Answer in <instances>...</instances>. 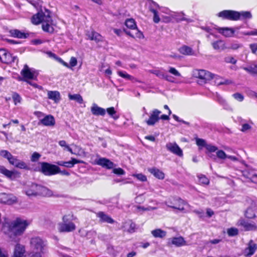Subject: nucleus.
<instances>
[{
  "mask_svg": "<svg viewBox=\"0 0 257 257\" xmlns=\"http://www.w3.org/2000/svg\"><path fill=\"white\" fill-rule=\"evenodd\" d=\"M164 203L168 207L177 209L181 212H186L190 210V205L181 199H173L172 202L169 200L166 201Z\"/></svg>",
  "mask_w": 257,
  "mask_h": 257,
  "instance_id": "nucleus-1",
  "label": "nucleus"
},
{
  "mask_svg": "<svg viewBox=\"0 0 257 257\" xmlns=\"http://www.w3.org/2000/svg\"><path fill=\"white\" fill-rule=\"evenodd\" d=\"M42 23V29L44 31L52 33L54 31L56 24L52 19L50 11L45 10V14Z\"/></svg>",
  "mask_w": 257,
  "mask_h": 257,
  "instance_id": "nucleus-2",
  "label": "nucleus"
},
{
  "mask_svg": "<svg viewBox=\"0 0 257 257\" xmlns=\"http://www.w3.org/2000/svg\"><path fill=\"white\" fill-rule=\"evenodd\" d=\"M26 229V226H3L2 230L12 238L22 235Z\"/></svg>",
  "mask_w": 257,
  "mask_h": 257,
  "instance_id": "nucleus-3",
  "label": "nucleus"
},
{
  "mask_svg": "<svg viewBox=\"0 0 257 257\" xmlns=\"http://www.w3.org/2000/svg\"><path fill=\"white\" fill-rule=\"evenodd\" d=\"M0 156L4 158L7 159L11 165L16 167L23 169L26 168V165L24 162H22L14 157L12 154L7 150H1Z\"/></svg>",
  "mask_w": 257,
  "mask_h": 257,
  "instance_id": "nucleus-4",
  "label": "nucleus"
},
{
  "mask_svg": "<svg viewBox=\"0 0 257 257\" xmlns=\"http://www.w3.org/2000/svg\"><path fill=\"white\" fill-rule=\"evenodd\" d=\"M41 171L45 175H53L60 173V168L55 165L48 163H40Z\"/></svg>",
  "mask_w": 257,
  "mask_h": 257,
  "instance_id": "nucleus-5",
  "label": "nucleus"
},
{
  "mask_svg": "<svg viewBox=\"0 0 257 257\" xmlns=\"http://www.w3.org/2000/svg\"><path fill=\"white\" fill-rule=\"evenodd\" d=\"M35 114L39 119V123L46 126H53L55 124V119L53 115H44L41 112H36Z\"/></svg>",
  "mask_w": 257,
  "mask_h": 257,
  "instance_id": "nucleus-6",
  "label": "nucleus"
},
{
  "mask_svg": "<svg viewBox=\"0 0 257 257\" xmlns=\"http://www.w3.org/2000/svg\"><path fill=\"white\" fill-rule=\"evenodd\" d=\"M30 247L34 251L44 252L46 245L45 241L40 237L36 236L30 239Z\"/></svg>",
  "mask_w": 257,
  "mask_h": 257,
  "instance_id": "nucleus-7",
  "label": "nucleus"
},
{
  "mask_svg": "<svg viewBox=\"0 0 257 257\" xmlns=\"http://www.w3.org/2000/svg\"><path fill=\"white\" fill-rule=\"evenodd\" d=\"M21 73L23 76V79L26 81L31 79L36 80L38 75L36 70L29 68L27 65L24 66Z\"/></svg>",
  "mask_w": 257,
  "mask_h": 257,
  "instance_id": "nucleus-8",
  "label": "nucleus"
},
{
  "mask_svg": "<svg viewBox=\"0 0 257 257\" xmlns=\"http://www.w3.org/2000/svg\"><path fill=\"white\" fill-rule=\"evenodd\" d=\"M218 16L231 21H237L239 19V13L231 10L223 11L218 14Z\"/></svg>",
  "mask_w": 257,
  "mask_h": 257,
  "instance_id": "nucleus-9",
  "label": "nucleus"
},
{
  "mask_svg": "<svg viewBox=\"0 0 257 257\" xmlns=\"http://www.w3.org/2000/svg\"><path fill=\"white\" fill-rule=\"evenodd\" d=\"M18 198L13 194L3 193L0 194V202L5 204L12 205L17 203Z\"/></svg>",
  "mask_w": 257,
  "mask_h": 257,
  "instance_id": "nucleus-10",
  "label": "nucleus"
},
{
  "mask_svg": "<svg viewBox=\"0 0 257 257\" xmlns=\"http://www.w3.org/2000/svg\"><path fill=\"white\" fill-rule=\"evenodd\" d=\"M161 111L157 109H153L150 113L149 118L146 120V123L148 125H155L160 119V114Z\"/></svg>",
  "mask_w": 257,
  "mask_h": 257,
  "instance_id": "nucleus-11",
  "label": "nucleus"
},
{
  "mask_svg": "<svg viewBox=\"0 0 257 257\" xmlns=\"http://www.w3.org/2000/svg\"><path fill=\"white\" fill-rule=\"evenodd\" d=\"M39 185L35 184L27 185L24 188V192L28 196L39 195Z\"/></svg>",
  "mask_w": 257,
  "mask_h": 257,
  "instance_id": "nucleus-12",
  "label": "nucleus"
},
{
  "mask_svg": "<svg viewBox=\"0 0 257 257\" xmlns=\"http://www.w3.org/2000/svg\"><path fill=\"white\" fill-rule=\"evenodd\" d=\"M166 147L171 153L180 157H183V151L176 143H168L166 144Z\"/></svg>",
  "mask_w": 257,
  "mask_h": 257,
  "instance_id": "nucleus-13",
  "label": "nucleus"
},
{
  "mask_svg": "<svg viewBox=\"0 0 257 257\" xmlns=\"http://www.w3.org/2000/svg\"><path fill=\"white\" fill-rule=\"evenodd\" d=\"M26 253L25 245L18 243L14 246L12 257H26Z\"/></svg>",
  "mask_w": 257,
  "mask_h": 257,
  "instance_id": "nucleus-14",
  "label": "nucleus"
},
{
  "mask_svg": "<svg viewBox=\"0 0 257 257\" xmlns=\"http://www.w3.org/2000/svg\"><path fill=\"white\" fill-rule=\"evenodd\" d=\"M0 60L5 63L9 64L15 61V57L5 49L0 50Z\"/></svg>",
  "mask_w": 257,
  "mask_h": 257,
  "instance_id": "nucleus-15",
  "label": "nucleus"
},
{
  "mask_svg": "<svg viewBox=\"0 0 257 257\" xmlns=\"http://www.w3.org/2000/svg\"><path fill=\"white\" fill-rule=\"evenodd\" d=\"M95 164L107 169H112L115 166L113 162L104 158L95 160Z\"/></svg>",
  "mask_w": 257,
  "mask_h": 257,
  "instance_id": "nucleus-16",
  "label": "nucleus"
},
{
  "mask_svg": "<svg viewBox=\"0 0 257 257\" xmlns=\"http://www.w3.org/2000/svg\"><path fill=\"white\" fill-rule=\"evenodd\" d=\"M257 249V245L252 240H250L243 251L245 256H250Z\"/></svg>",
  "mask_w": 257,
  "mask_h": 257,
  "instance_id": "nucleus-17",
  "label": "nucleus"
},
{
  "mask_svg": "<svg viewBox=\"0 0 257 257\" xmlns=\"http://www.w3.org/2000/svg\"><path fill=\"white\" fill-rule=\"evenodd\" d=\"M0 173L11 180H14L18 176L16 171L9 170L3 166H0Z\"/></svg>",
  "mask_w": 257,
  "mask_h": 257,
  "instance_id": "nucleus-18",
  "label": "nucleus"
},
{
  "mask_svg": "<svg viewBox=\"0 0 257 257\" xmlns=\"http://www.w3.org/2000/svg\"><path fill=\"white\" fill-rule=\"evenodd\" d=\"M257 209V205L255 203L252 202L250 205L247 207L245 211V216L249 219H252L255 216V212Z\"/></svg>",
  "mask_w": 257,
  "mask_h": 257,
  "instance_id": "nucleus-19",
  "label": "nucleus"
},
{
  "mask_svg": "<svg viewBox=\"0 0 257 257\" xmlns=\"http://www.w3.org/2000/svg\"><path fill=\"white\" fill-rule=\"evenodd\" d=\"M217 31L220 34L225 37H233L235 33L234 29L228 27L218 28H217Z\"/></svg>",
  "mask_w": 257,
  "mask_h": 257,
  "instance_id": "nucleus-20",
  "label": "nucleus"
},
{
  "mask_svg": "<svg viewBox=\"0 0 257 257\" xmlns=\"http://www.w3.org/2000/svg\"><path fill=\"white\" fill-rule=\"evenodd\" d=\"M152 73L156 75L157 76L164 79L166 80L171 82H174V78L168 74H164L161 70L159 69L154 70L151 71Z\"/></svg>",
  "mask_w": 257,
  "mask_h": 257,
  "instance_id": "nucleus-21",
  "label": "nucleus"
},
{
  "mask_svg": "<svg viewBox=\"0 0 257 257\" xmlns=\"http://www.w3.org/2000/svg\"><path fill=\"white\" fill-rule=\"evenodd\" d=\"M79 163H84V162L82 160H77L73 158H72L71 160L69 161L59 162L57 163L58 165L67 168H72L75 164Z\"/></svg>",
  "mask_w": 257,
  "mask_h": 257,
  "instance_id": "nucleus-22",
  "label": "nucleus"
},
{
  "mask_svg": "<svg viewBox=\"0 0 257 257\" xmlns=\"http://www.w3.org/2000/svg\"><path fill=\"white\" fill-rule=\"evenodd\" d=\"M169 242L178 247L187 245L186 241L182 236L171 238Z\"/></svg>",
  "mask_w": 257,
  "mask_h": 257,
  "instance_id": "nucleus-23",
  "label": "nucleus"
},
{
  "mask_svg": "<svg viewBox=\"0 0 257 257\" xmlns=\"http://www.w3.org/2000/svg\"><path fill=\"white\" fill-rule=\"evenodd\" d=\"M45 14V11L44 12H39L37 14L34 15L31 19L32 23L34 25H38L40 23L42 24Z\"/></svg>",
  "mask_w": 257,
  "mask_h": 257,
  "instance_id": "nucleus-24",
  "label": "nucleus"
},
{
  "mask_svg": "<svg viewBox=\"0 0 257 257\" xmlns=\"http://www.w3.org/2000/svg\"><path fill=\"white\" fill-rule=\"evenodd\" d=\"M91 111L94 115H105L106 110L105 109L98 106L96 104L93 103L91 107Z\"/></svg>",
  "mask_w": 257,
  "mask_h": 257,
  "instance_id": "nucleus-25",
  "label": "nucleus"
},
{
  "mask_svg": "<svg viewBox=\"0 0 257 257\" xmlns=\"http://www.w3.org/2000/svg\"><path fill=\"white\" fill-rule=\"evenodd\" d=\"M148 171L158 179L163 180L165 178L164 173L156 168L153 167L149 168Z\"/></svg>",
  "mask_w": 257,
  "mask_h": 257,
  "instance_id": "nucleus-26",
  "label": "nucleus"
},
{
  "mask_svg": "<svg viewBox=\"0 0 257 257\" xmlns=\"http://www.w3.org/2000/svg\"><path fill=\"white\" fill-rule=\"evenodd\" d=\"M59 63L62 64L63 66H65L66 67L72 69L73 67L76 66L77 65L78 61L76 57H71L70 58L69 64L65 62L63 60H59Z\"/></svg>",
  "mask_w": 257,
  "mask_h": 257,
  "instance_id": "nucleus-27",
  "label": "nucleus"
},
{
  "mask_svg": "<svg viewBox=\"0 0 257 257\" xmlns=\"http://www.w3.org/2000/svg\"><path fill=\"white\" fill-rule=\"evenodd\" d=\"M88 39L90 40L94 41L96 42H99L102 41V37L98 33L91 31L87 33Z\"/></svg>",
  "mask_w": 257,
  "mask_h": 257,
  "instance_id": "nucleus-28",
  "label": "nucleus"
},
{
  "mask_svg": "<svg viewBox=\"0 0 257 257\" xmlns=\"http://www.w3.org/2000/svg\"><path fill=\"white\" fill-rule=\"evenodd\" d=\"M133 30L132 32H126V34L135 39H142L144 38L143 33L139 30L137 28Z\"/></svg>",
  "mask_w": 257,
  "mask_h": 257,
  "instance_id": "nucleus-29",
  "label": "nucleus"
},
{
  "mask_svg": "<svg viewBox=\"0 0 257 257\" xmlns=\"http://www.w3.org/2000/svg\"><path fill=\"white\" fill-rule=\"evenodd\" d=\"M39 195H42L45 197H51L53 195V193L52 190L48 188L39 186Z\"/></svg>",
  "mask_w": 257,
  "mask_h": 257,
  "instance_id": "nucleus-30",
  "label": "nucleus"
},
{
  "mask_svg": "<svg viewBox=\"0 0 257 257\" xmlns=\"http://www.w3.org/2000/svg\"><path fill=\"white\" fill-rule=\"evenodd\" d=\"M253 123L251 121L248 122H243L241 124L240 131L243 133H248L252 129Z\"/></svg>",
  "mask_w": 257,
  "mask_h": 257,
  "instance_id": "nucleus-31",
  "label": "nucleus"
},
{
  "mask_svg": "<svg viewBox=\"0 0 257 257\" xmlns=\"http://www.w3.org/2000/svg\"><path fill=\"white\" fill-rule=\"evenodd\" d=\"M179 52L184 55H194L195 52L192 49L187 46H183L179 50Z\"/></svg>",
  "mask_w": 257,
  "mask_h": 257,
  "instance_id": "nucleus-32",
  "label": "nucleus"
},
{
  "mask_svg": "<svg viewBox=\"0 0 257 257\" xmlns=\"http://www.w3.org/2000/svg\"><path fill=\"white\" fill-rule=\"evenodd\" d=\"M48 97L53 100L55 102H58L60 100V93L57 91H48Z\"/></svg>",
  "mask_w": 257,
  "mask_h": 257,
  "instance_id": "nucleus-33",
  "label": "nucleus"
},
{
  "mask_svg": "<svg viewBox=\"0 0 257 257\" xmlns=\"http://www.w3.org/2000/svg\"><path fill=\"white\" fill-rule=\"evenodd\" d=\"M10 33L12 37L20 39L26 38L28 36V34L22 32L17 29L11 30Z\"/></svg>",
  "mask_w": 257,
  "mask_h": 257,
  "instance_id": "nucleus-34",
  "label": "nucleus"
},
{
  "mask_svg": "<svg viewBox=\"0 0 257 257\" xmlns=\"http://www.w3.org/2000/svg\"><path fill=\"white\" fill-rule=\"evenodd\" d=\"M198 77L205 80L213 78V74L204 70H200L198 71Z\"/></svg>",
  "mask_w": 257,
  "mask_h": 257,
  "instance_id": "nucleus-35",
  "label": "nucleus"
},
{
  "mask_svg": "<svg viewBox=\"0 0 257 257\" xmlns=\"http://www.w3.org/2000/svg\"><path fill=\"white\" fill-rule=\"evenodd\" d=\"M213 48L217 51H221L226 48L225 44L222 40H218L212 43Z\"/></svg>",
  "mask_w": 257,
  "mask_h": 257,
  "instance_id": "nucleus-36",
  "label": "nucleus"
},
{
  "mask_svg": "<svg viewBox=\"0 0 257 257\" xmlns=\"http://www.w3.org/2000/svg\"><path fill=\"white\" fill-rule=\"evenodd\" d=\"M72 145L74 146L75 149L74 150H72V153H71V154H74L82 157H84L86 156V153L82 149L81 147L74 144H72Z\"/></svg>",
  "mask_w": 257,
  "mask_h": 257,
  "instance_id": "nucleus-37",
  "label": "nucleus"
},
{
  "mask_svg": "<svg viewBox=\"0 0 257 257\" xmlns=\"http://www.w3.org/2000/svg\"><path fill=\"white\" fill-rule=\"evenodd\" d=\"M214 79V83L216 85H227L231 83V81L228 80H224L222 78L218 76H214L213 75V78Z\"/></svg>",
  "mask_w": 257,
  "mask_h": 257,
  "instance_id": "nucleus-38",
  "label": "nucleus"
},
{
  "mask_svg": "<svg viewBox=\"0 0 257 257\" xmlns=\"http://www.w3.org/2000/svg\"><path fill=\"white\" fill-rule=\"evenodd\" d=\"M97 216L100 218V219L103 222L107 223L113 224L115 223V221L109 216L105 214L102 212H99L97 214Z\"/></svg>",
  "mask_w": 257,
  "mask_h": 257,
  "instance_id": "nucleus-39",
  "label": "nucleus"
},
{
  "mask_svg": "<svg viewBox=\"0 0 257 257\" xmlns=\"http://www.w3.org/2000/svg\"><path fill=\"white\" fill-rule=\"evenodd\" d=\"M117 74L119 76L125 80L131 81L135 80V78L133 76L128 74L126 71L118 70L117 71Z\"/></svg>",
  "mask_w": 257,
  "mask_h": 257,
  "instance_id": "nucleus-40",
  "label": "nucleus"
},
{
  "mask_svg": "<svg viewBox=\"0 0 257 257\" xmlns=\"http://www.w3.org/2000/svg\"><path fill=\"white\" fill-rule=\"evenodd\" d=\"M75 217L71 214L65 215L63 218L64 225H73L74 223L73 221Z\"/></svg>",
  "mask_w": 257,
  "mask_h": 257,
  "instance_id": "nucleus-41",
  "label": "nucleus"
},
{
  "mask_svg": "<svg viewBox=\"0 0 257 257\" xmlns=\"http://www.w3.org/2000/svg\"><path fill=\"white\" fill-rule=\"evenodd\" d=\"M242 68L249 73L257 75V64H251Z\"/></svg>",
  "mask_w": 257,
  "mask_h": 257,
  "instance_id": "nucleus-42",
  "label": "nucleus"
},
{
  "mask_svg": "<svg viewBox=\"0 0 257 257\" xmlns=\"http://www.w3.org/2000/svg\"><path fill=\"white\" fill-rule=\"evenodd\" d=\"M30 220H28L22 217H17L13 222V225H28L31 224Z\"/></svg>",
  "mask_w": 257,
  "mask_h": 257,
  "instance_id": "nucleus-43",
  "label": "nucleus"
},
{
  "mask_svg": "<svg viewBox=\"0 0 257 257\" xmlns=\"http://www.w3.org/2000/svg\"><path fill=\"white\" fill-rule=\"evenodd\" d=\"M151 233L155 237L163 238L166 235V232L161 229L153 230Z\"/></svg>",
  "mask_w": 257,
  "mask_h": 257,
  "instance_id": "nucleus-44",
  "label": "nucleus"
},
{
  "mask_svg": "<svg viewBox=\"0 0 257 257\" xmlns=\"http://www.w3.org/2000/svg\"><path fill=\"white\" fill-rule=\"evenodd\" d=\"M157 207L155 206H148L146 207L142 206H138L137 207V211L138 212L143 213L145 211H153L157 209Z\"/></svg>",
  "mask_w": 257,
  "mask_h": 257,
  "instance_id": "nucleus-45",
  "label": "nucleus"
},
{
  "mask_svg": "<svg viewBox=\"0 0 257 257\" xmlns=\"http://www.w3.org/2000/svg\"><path fill=\"white\" fill-rule=\"evenodd\" d=\"M168 71L169 73L174 76L172 77L174 78V81L175 78H178L181 77V74L179 72V71L173 67H169Z\"/></svg>",
  "mask_w": 257,
  "mask_h": 257,
  "instance_id": "nucleus-46",
  "label": "nucleus"
},
{
  "mask_svg": "<svg viewBox=\"0 0 257 257\" xmlns=\"http://www.w3.org/2000/svg\"><path fill=\"white\" fill-rule=\"evenodd\" d=\"M59 145L61 147L64 151H67L70 153H72V149L70 146L64 140H61L58 142Z\"/></svg>",
  "mask_w": 257,
  "mask_h": 257,
  "instance_id": "nucleus-47",
  "label": "nucleus"
},
{
  "mask_svg": "<svg viewBox=\"0 0 257 257\" xmlns=\"http://www.w3.org/2000/svg\"><path fill=\"white\" fill-rule=\"evenodd\" d=\"M58 229L60 232H69L75 229V226H59Z\"/></svg>",
  "mask_w": 257,
  "mask_h": 257,
  "instance_id": "nucleus-48",
  "label": "nucleus"
},
{
  "mask_svg": "<svg viewBox=\"0 0 257 257\" xmlns=\"http://www.w3.org/2000/svg\"><path fill=\"white\" fill-rule=\"evenodd\" d=\"M125 25L129 29L133 30L137 28V25L133 19H128L125 22Z\"/></svg>",
  "mask_w": 257,
  "mask_h": 257,
  "instance_id": "nucleus-49",
  "label": "nucleus"
},
{
  "mask_svg": "<svg viewBox=\"0 0 257 257\" xmlns=\"http://www.w3.org/2000/svg\"><path fill=\"white\" fill-rule=\"evenodd\" d=\"M69 98L71 100H74L78 102L79 103L81 104L83 103V100L82 96L78 94H69Z\"/></svg>",
  "mask_w": 257,
  "mask_h": 257,
  "instance_id": "nucleus-50",
  "label": "nucleus"
},
{
  "mask_svg": "<svg viewBox=\"0 0 257 257\" xmlns=\"http://www.w3.org/2000/svg\"><path fill=\"white\" fill-rule=\"evenodd\" d=\"M12 99L16 105L21 103L22 100L21 96L17 93H14L12 94Z\"/></svg>",
  "mask_w": 257,
  "mask_h": 257,
  "instance_id": "nucleus-51",
  "label": "nucleus"
},
{
  "mask_svg": "<svg viewBox=\"0 0 257 257\" xmlns=\"http://www.w3.org/2000/svg\"><path fill=\"white\" fill-rule=\"evenodd\" d=\"M106 111L108 114L113 119H117L119 116L116 114V111L113 107H111L107 108Z\"/></svg>",
  "mask_w": 257,
  "mask_h": 257,
  "instance_id": "nucleus-52",
  "label": "nucleus"
},
{
  "mask_svg": "<svg viewBox=\"0 0 257 257\" xmlns=\"http://www.w3.org/2000/svg\"><path fill=\"white\" fill-rule=\"evenodd\" d=\"M132 176L137 178L138 180L141 182H144L147 181V176L142 173L133 174Z\"/></svg>",
  "mask_w": 257,
  "mask_h": 257,
  "instance_id": "nucleus-53",
  "label": "nucleus"
},
{
  "mask_svg": "<svg viewBox=\"0 0 257 257\" xmlns=\"http://www.w3.org/2000/svg\"><path fill=\"white\" fill-rule=\"evenodd\" d=\"M227 232L229 236H233L238 234V230L235 227H230L227 229Z\"/></svg>",
  "mask_w": 257,
  "mask_h": 257,
  "instance_id": "nucleus-54",
  "label": "nucleus"
},
{
  "mask_svg": "<svg viewBox=\"0 0 257 257\" xmlns=\"http://www.w3.org/2000/svg\"><path fill=\"white\" fill-rule=\"evenodd\" d=\"M198 178L199 183L202 185H208L209 183L208 179L204 175L198 176Z\"/></svg>",
  "mask_w": 257,
  "mask_h": 257,
  "instance_id": "nucleus-55",
  "label": "nucleus"
},
{
  "mask_svg": "<svg viewBox=\"0 0 257 257\" xmlns=\"http://www.w3.org/2000/svg\"><path fill=\"white\" fill-rule=\"evenodd\" d=\"M151 11L154 14V17H153V21L155 23H158L160 21V18L158 15V13L157 10L154 9H151Z\"/></svg>",
  "mask_w": 257,
  "mask_h": 257,
  "instance_id": "nucleus-56",
  "label": "nucleus"
},
{
  "mask_svg": "<svg viewBox=\"0 0 257 257\" xmlns=\"http://www.w3.org/2000/svg\"><path fill=\"white\" fill-rule=\"evenodd\" d=\"M217 157L220 159L224 160L227 158V155L222 150H217L216 152Z\"/></svg>",
  "mask_w": 257,
  "mask_h": 257,
  "instance_id": "nucleus-57",
  "label": "nucleus"
},
{
  "mask_svg": "<svg viewBox=\"0 0 257 257\" xmlns=\"http://www.w3.org/2000/svg\"><path fill=\"white\" fill-rule=\"evenodd\" d=\"M195 140H196V143L198 146H199L200 147H204L206 148V146L207 144H206V142L204 140L202 139H199V138H196L195 139Z\"/></svg>",
  "mask_w": 257,
  "mask_h": 257,
  "instance_id": "nucleus-58",
  "label": "nucleus"
},
{
  "mask_svg": "<svg viewBox=\"0 0 257 257\" xmlns=\"http://www.w3.org/2000/svg\"><path fill=\"white\" fill-rule=\"evenodd\" d=\"M233 97L239 102H241L244 99V96L242 94L239 93H235L232 95Z\"/></svg>",
  "mask_w": 257,
  "mask_h": 257,
  "instance_id": "nucleus-59",
  "label": "nucleus"
},
{
  "mask_svg": "<svg viewBox=\"0 0 257 257\" xmlns=\"http://www.w3.org/2000/svg\"><path fill=\"white\" fill-rule=\"evenodd\" d=\"M216 98L218 102L223 105H225L227 104V102L226 100L220 95L218 93H216Z\"/></svg>",
  "mask_w": 257,
  "mask_h": 257,
  "instance_id": "nucleus-60",
  "label": "nucleus"
},
{
  "mask_svg": "<svg viewBox=\"0 0 257 257\" xmlns=\"http://www.w3.org/2000/svg\"><path fill=\"white\" fill-rule=\"evenodd\" d=\"M239 19L242 17L243 18L249 19L251 18V15L250 13L248 12H241L239 13Z\"/></svg>",
  "mask_w": 257,
  "mask_h": 257,
  "instance_id": "nucleus-61",
  "label": "nucleus"
},
{
  "mask_svg": "<svg viewBox=\"0 0 257 257\" xmlns=\"http://www.w3.org/2000/svg\"><path fill=\"white\" fill-rule=\"evenodd\" d=\"M206 149L210 153L215 152V151H217V148L214 146L211 145H207L206 146Z\"/></svg>",
  "mask_w": 257,
  "mask_h": 257,
  "instance_id": "nucleus-62",
  "label": "nucleus"
},
{
  "mask_svg": "<svg viewBox=\"0 0 257 257\" xmlns=\"http://www.w3.org/2000/svg\"><path fill=\"white\" fill-rule=\"evenodd\" d=\"M112 172L113 173L119 175H122L125 174V171L120 168H114Z\"/></svg>",
  "mask_w": 257,
  "mask_h": 257,
  "instance_id": "nucleus-63",
  "label": "nucleus"
},
{
  "mask_svg": "<svg viewBox=\"0 0 257 257\" xmlns=\"http://www.w3.org/2000/svg\"><path fill=\"white\" fill-rule=\"evenodd\" d=\"M242 33L245 36H257V29L248 32H242Z\"/></svg>",
  "mask_w": 257,
  "mask_h": 257,
  "instance_id": "nucleus-64",
  "label": "nucleus"
}]
</instances>
